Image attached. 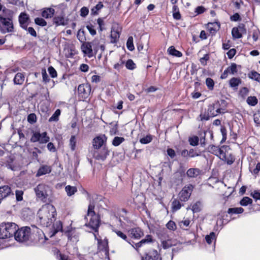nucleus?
Masks as SVG:
<instances>
[{
  "mask_svg": "<svg viewBox=\"0 0 260 260\" xmlns=\"http://www.w3.org/2000/svg\"><path fill=\"white\" fill-rule=\"evenodd\" d=\"M55 213V208L52 205L43 206L37 213L40 223L46 227L51 225L54 220Z\"/></svg>",
  "mask_w": 260,
  "mask_h": 260,
  "instance_id": "f257e3e1",
  "label": "nucleus"
},
{
  "mask_svg": "<svg viewBox=\"0 0 260 260\" xmlns=\"http://www.w3.org/2000/svg\"><path fill=\"white\" fill-rule=\"evenodd\" d=\"M94 203L90 200L87 215L84 218L87 221L85 225L90 228L95 233H98V229L100 225L101 220L99 215L94 212Z\"/></svg>",
  "mask_w": 260,
  "mask_h": 260,
  "instance_id": "f03ea898",
  "label": "nucleus"
},
{
  "mask_svg": "<svg viewBox=\"0 0 260 260\" xmlns=\"http://www.w3.org/2000/svg\"><path fill=\"white\" fill-rule=\"evenodd\" d=\"M17 228V225L14 222L2 223L0 224V239L12 237Z\"/></svg>",
  "mask_w": 260,
  "mask_h": 260,
  "instance_id": "7ed1b4c3",
  "label": "nucleus"
},
{
  "mask_svg": "<svg viewBox=\"0 0 260 260\" xmlns=\"http://www.w3.org/2000/svg\"><path fill=\"white\" fill-rule=\"evenodd\" d=\"M14 236L15 240L20 242L32 240L31 229L28 226H24L18 229L17 228Z\"/></svg>",
  "mask_w": 260,
  "mask_h": 260,
  "instance_id": "20e7f679",
  "label": "nucleus"
},
{
  "mask_svg": "<svg viewBox=\"0 0 260 260\" xmlns=\"http://www.w3.org/2000/svg\"><path fill=\"white\" fill-rule=\"evenodd\" d=\"M32 136L30 139L31 142H39V144H46L50 141V138L46 132L41 134L39 132L32 131Z\"/></svg>",
  "mask_w": 260,
  "mask_h": 260,
  "instance_id": "39448f33",
  "label": "nucleus"
},
{
  "mask_svg": "<svg viewBox=\"0 0 260 260\" xmlns=\"http://www.w3.org/2000/svg\"><path fill=\"white\" fill-rule=\"evenodd\" d=\"M48 186L44 184H40L35 188L37 197L44 202L46 201L48 194L47 190Z\"/></svg>",
  "mask_w": 260,
  "mask_h": 260,
  "instance_id": "423d86ee",
  "label": "nucleus"
},
{
  "mask_svg": "<svg viewBox=\"0 0 260 260\" xmlns=\"http://www.w3.org/2000/svg\"><path fill=\"white\" fill-rule=\"evenodd\" d=\"M193 186L191 184L185 185L178 194L179 200L182 202H186L189 199Z\"/></svg>",
  "mask_w": 260,
  "mask_h": 260,
  "instance_id": "0eeeda50",
  "label": "nucleus"
},
{
  "mask_svg": "<svg viewBox=\"0 0 260 260\" xmlns=\"http://www.w3.org/2000/svg\"><path fill=\"white\" fill-rule=\"evenodd\" d=\"M110 151L106 146H104L101 149H96L94 151L93 157L98 160L104 161L109 155Z\"/></svg>",
  "mask_w": 260,
  "mask_h": 260,
  "instance_id": "6e6552de",
  "label": "nucleus"
},
{
  "mask_svg": "<svg viewBox=\"0 0 260 260\" xmlns=\"http://www.w3.org/2000/svg\"><path fill=\"white\" fill-rule=\"evenodd\" d=\"M107 137L105 135H100L95 137L92 140V146L95 150L106 146Z\"/></svg>",
  "mask_w": 260,
  "mask_h": 260,
  "instance_id": "1a4fd4ad",
  "label": "nucleus"
},
{
  "mask_svg": "<svg viewBox=\"0 0 260 260\" xmlns=\"http://www.w3.org/2000/svg\"><path fill=\"white\" fill-rule=\"evenodd\" d=\"M91 86L89 84H82L78 86V92L82 99H85L90 94Z\"/></svg>",
  "mask_w": 260,
  "mask_h": 260,
  "instance_id": "9d476101",
  "label": "nucleus"
},
{
  "mask_svg": "<svg viewBox=\"0 0 260 260\" xmlns=\"http://www.w3.org/2000/svg\"><path fill=\"white\" fill-rule=\"evenodd\" d=\"M18 21L20 27L24 29H26L30 21V18L27 14L22 12L19 16Z\"/></svg>",
  "mask_w": 260,
  "mask_h": 260,
  "instance_id": "9b49d317",
  "label": "nucleus"
},
{
  "mask_svg": "<svg viewBox=\"0 0 260 260\" xmlns=\"http://www.w3.org/2000/svg\"><path fill=\"white\" fill-rule=\"evenodd\" d=\"M0 22L5 27V30H1L3 33L11 32L13 31L14 27L12 19L9 20L7 19L3 18L0 19Z\"/></svg>",
  "mask_w": 260,
  "mask_h": 260,
  "instance_id": "f8f14e48",
  "label": "nucleus"
},
{
  "mask_svg": "<svg viewBox=\"0 0 260 260\" xmlns=\"http://www.w3.org/2000/svg\"><path fill=\"white\" fill-rule=\"evenodd\" d=\"M11 194L13 195V193L12 192L10 187L8 185L0 186V204L3 199Z\"/></svg>",
  "mask_w": 260,
  "mask_h": 260,
  "instance_id": "ddd939ff",
  "label": "nucleus"
},
{
  "mask_svg": "<svg viewBox=\"0 0 260 260\" xmlns=\"http://www.w3.org/2000/svg\"><path fill=\"white\" fill-rule=\"evenodd\" d=\"M218 103H216L213 105H211L209 106L208 109V112L211 117H213L216 116L221 113V110L219 107Z\"/></svg>",
  "mask_w": 260,
  "mask_h": 260,
  "instance_id": "4468645a",
  "label": "nucleus"
},
{
  "mask_svg": "<svg viewBox=\"0 0 260 260\" xmlns=\"http://www.w3.org/2000/svg\"><path fill=\"white\" fill-rule=\"evenodd\" d=\"M81 48L83 53L87 54L89 57H91L93 56L91 42H85L81 46Z\"/></svg>",
  "mask_w": 260,
  "mask_h": 260,
  "instance_id": "2eb2a0df",
  "label": "nucleus"
},
{
  "mask_svg": "<svg viewBox=\"0 0 260 260\" xmlns=\"http://www.w3.org/2000/svg\"><path fill=\"white\" fill-rule=\"evenodd\" d=\"M245 30L243 25H240L238 27H235L232 29V35L234 39L242 38V32Z\"/></svg>",
  "mask_w": 260,
  "mask_h": 260,
  "instance_id": "dca6fc26",
  "label": "nucleus"
},
{
  "mask_svg": "<svg viewBox=\"0 0 260 260\" xmlns=\"http://www.w3.org/2000/svg\"><path fill=\"white\" fill-rule=\"evenodd\" d=\"M52 171V168L50 166L48 165H42L38 169L36 176L40 177L42 175L49 174Z\"/></svg>",
  "mask_w": 260,
  "mask_h": 260,
  "instance_id": "f3484780",
  "label": "nucleus"
},
{
  "mask_svg": "<svg viewBox=\"0 0 260 260\" xmlns=\"http://www.w3.org/2000/svg\"><path fill=\"white\" fill-rule=\"evenodd\" d=\"M158 258V253L156 250L150 251L146 253L142 257V260H157Z\"/></svg>",
  "mask_w": 260,
  "mask_h": 260,
  "instance_id": "a211bd4d",
  "label": "nucleus"
},
{
  "mask_svg": "<svg viewBox=\"0 0 260 260\" xmlns=\"http://www.w3.org/2000/svg\"><path fill=\"white\" fill-rule=\"evenodd\" d=\"M3 18L7 19L9 20L13 19V12L4 7L2 12L0 14V19Z\"/></svg>",
  "mask_w": 260,
  "mask_h": 260,
  "instance_id": "6ab92c4d",
  "label": "nucleus"
},
{
  "mask_svg": "<svg viewBox=\"0 0 260 260\" xmlns=\"http://www.w3.org/2000/svg\"><path fill=\"white\" fill-rule=\"evenodd\" d=\"M241 82L242 80L239 78L233 77L229 81V85L233 90H236Z\"/></svg>",
  "mask_w": 260,
  "mask_h": 260,
  "instance_id": "aec40b11",
  "label": "nucleus"
},
{
  "mask_svg": "<svg viewBox=\"0 0 260 260\" xmlns=\"http://www.w3.org/2000/svg\"><path fill=\"white\" fill-rule=\"evenodd\" d=\"M55 13V10L51 8H45L42 12V16L45 18H51Z\"/></svg>",
  "mask_w": 260,
  "mask_h": 260,
  "instance_id": "412c9836",
  "label": "nucleus"
},
{
  "mask_svg": "<svg viewBox=\"0 0 260 260\" xmlns=\"http://www.w3.org/2000/svg\"><path fill=\"white\" fill-rule=\"evenodd\" d=\"M128 232L131 237L135 239L140 238L143 234L141 230L139 228L132 229Z\"/></svg>",
  "mask_w": 260,
  "mask_h": 260,
  "instance_id": "4be33fe9",
  "label": "nucleus"
},
{
  "mask_svg": "<svg viewBox=\"0 0 260 260\" xmlns=\"http://www.w3.org/2000/svg\"><path fill=\"white\" fill-rule=\"evenodd\" d=\"M181 155L183 157H187L188 156L190 157H194L198 156L199 154L194 151L193 149H190L189 150L184 149L181 152Z\"/></svg>",
  "mask_w": 260,
  "mask_h": 260,
  "instance_id": "5701e85b",
  "label": "nucleus"
},
{
  "mask_svg": "<svg viewBox=\"0 0 260 260\" xmlns=\"http://www.w3.org/2000/svg\"><path fill=\"white\" fill-rule=\"evenodd\" d=\"M24 76L21 73H18L16 74L14 79V83L16 85H21L24 81Z\"/></svg>",
  "mask_w": 260,
  "mask_h": 260,
  "instance_id": "b1692460",
  "label": "nucleus"
},
{
  "mask_svg": "<svg viewBox=\"0 0 260 260\" xmlns=\"http://www.w3.org/2000/svg\"><path fill=\"white\" fill-rule=\"evenodd\" d=\"M201 173V170L197 168H191L187 170L186 174L189 177H197Z\"/></svg>",
  "mask_w": 260,
  "mask_h": 260,
  "instance_id": "393cba45",
  "label": "nucleus"
},
{
  "mask_svg": "<svg viewBox=\"0 0 260 260\" xmlns=\"http://www.w3.org/2000/svg\"><path fill=\"white\" fill-rule=\"evenodd\" d=\"M208 25L209 29L211 33L216 32L220 28V24L219 22L209 23Z\"/></svg>",
  "mask_w": 260,
  "mask_h": 260,
  "instance_id": "a878e982",
  "label": "nucleus"
},
{
  "mask_svg": "<svg viewBox=\"0 0 260 260\" xmlns=\"http://www.w3.org/2000/svg\"><path fill=\"white\" fill-rule=\"evenodd\" d=\"M228 148L226 146H222L219 148V151L218 154H217V156L219 157V158L222 160H226V153L225 151Z\"/></svg>",
  "mask_w": 260,
  "mask_h": 260,
  "instance_id": "bb28decb",
  "label": "nucleus"
},
{
  "mask_svg": "<svg viewBox=\"0 0 260 260\" xmlns=\"http://www.w3.org/2000/svg\"><path fill=\"white\" fill-rule=\"evenodd\" d=\"M249 78L256 81L260 84V74L258 72L252 71L249 72L248 74Z\"/></svg>",
  "mask_w": 260,
  "mask_h": 260,
  "instance_id": "cd10ccee",
  "label": "nucleus"
},
{
  "mask_svg": "<svg viewBox=\"0 0 260 260\" xmlns=\"http://www.w3.org/2000/svg\"><path fill=\"white\" fill-rule=\"evenodd\" d=\"M168 52L170 55L178 57L182 56V53L177 50L174 46L170 47L168 49Z\"/></svg>",
  "mask_w": 260,
  "mask_h": 260,
  "instance_id": "c85d7f7f",
  "label": "nucleus"
},
{
  "mask_svg": "<svg viewBox=\"0 0 260 260\" xmlns=\"http://www.w3.org/2000/svg\"><path fill=\"white\" fill-rule=\"evenodd\" d=\"M152 241V236L151 235H147L145 239H142L141 241L135 244L136 248L140 247L143 244L150 243Z\"/></svg>",
  "mask_w": 260,
  "mask_h": 260,
  "instance_id": "c756f323",
  "label": "nucleus"
},
{
  "mask_svg": "<svg viewBox=\"0 0 260 260\" xmlns=\"http://www.w3.org/2000/svg\"><path fill=\"white\" fill-rule=\"evenodd\" d=\"M65 190L67 193V195L69 197H71L77 191V188L76 186L67 185L65 187Z\"/></svg>",
  "mask_w": 260,
  "mask_h": 260,
  "instance_id": "7c9ffc66",
  "label": "nucleus"
},
{
  "mask_svg": "<svg viewBox=\"0 0 260 260\" xmlns=\"http://www.w3.org/2000/svg\"><path fill=\"white\" fill-rule=\"evenodd\" d=\"M53 22L56 26L66 25L64 18L63 16H55L53 18Z\"/></svg>",
  "mask_w": 260,
  "mask_h": 260,
  "instance_id": "2f4dec72",
  "label": "nucleus"
},
{
  "mask_svg": "<svg viewBox=\"0 0 260 260\" xmlns=\"http://www.w3.org/2000/svg\"><path fill=\"white\" fill-rule=\"evenodd\" d=\"M243 212L244 209L242 207L230 208L228 210V213L231 215L240 214Z\"/></svg>",
  "mask_w": 260,
  "mask_h": 260,
  "instance_id": "473e14b6",
  "label": "nucleus"
},
{
  "mask_svg": "<svg viewBox=\"0 0 260 260\" xmlns=\"http://www.w3.org/2000/svg\"><path fill=\"white\" fill-rule=\"evenodd\" d=\"M104 7L103 4L101 2L99 3L91 10V14L92 15H96L98 14V11L100 10Z\"/></svg>",
  "mask_w": 260,
  "mask_h": 260,
  "instance_id": "72a5a7b5",
  "label": "nucleus"
},
{
  "mask_svg": "<svg viewBox=\"0 0 260 260\" xmlns=\"http://www.w3.org/2000/svg\"><path fill=\"white\" fill-rule=\"evenodd\" d=\"M173 17L176 20H180L181 19V14H180L178 7L174 5L172 9Z\"/></svg>",
  "mask_w": 260,
  "mask_h": 260,
  "instance_id": "f704fd0d",
  "label": "nucleus"
},
{
  "mask_svg": "<svg viewBox=\"0 0 260 260\" xmlns=\"http://www.w3.org/2000/svg\"><path fill=\"white\" fill-rule=\"evenodd\" d=\"M61 111L59 109H57L51 117L49 119V122L57 121L59 120V116H60Z\"/></svg>",
  "mask_w": 260,
  "mask_h": 260,
  "instance_id": "c9c22d12",
  "label": "nucleus"
},
{
  "mask_svg": "<svg viewBox=\"0 0 260 260\" xmlns=\"http://www.w3.org/2000/svg\"><path fill=\"white\" fill-rule=\"evenodd\" d=\"M113 231L116 234V235L119 237L121 238V239H122L124 241H126L127 242H128L129 244H130L131 245H132L133 246V245H132L131 242L128 240V239L127 238V237L126 236V235L125 234H124L121 231H118V230H115Z\"/></svg>",
  "mask_w": 260,
  "mask_h": 260,
  "instance_id": "e433bc0d",
  "label": "nucleus"
},
{
  "mask_svg": "<svg viewBox=\"0 0 260 260\" xmlns=\"http://www.w3.org/2000/svg\"><path fill=\"white\" fill-rule=\"evenodd\" d=\"M219 148L218 146L211 145L208 146V150L211 153L217 156V154L219 153Z\"/></svg>",
  "mask_w": 260,
  "mask_h": 260,
  "instance_id": "4c0bfd02",
  "label": "nucleus"
},
{
  "mask_svg": "<svg viewBox=\"0 0 260 260\" xmlns=\"http://www.w3.org/2000/svg\"><path fill=\"white\" fill-rule=\"evenodd\" d=\"M237 66L235 63H232L231 65L228 67L226 70L228 71V73L231 75H235L237 73Z\"/></svg>",
  "mask_w": 260,
  "mask_h": 260,
  "instance_id": "58836bf2",
  "label": "nucleus"
},
{
  "mask_svg": "<svg viewBox=\"0 0 260 260\" xmlns=\"http://www.w3.org/2000/svg\"><path fill=\"white\" fill-rule=\"evenodd\" d=\"M202 204L200 201H198L193 204L191 207V209L193 213H197L201 211Z\"/></svg>",
  "mask_w": 260,
  "mask_h": 260,
  "instance_id": "ea45409f",
  "label": "nucleus"
},
{
  "mask_svg": "<svg viewBox=\"0 0 260 260\" xmlns=\"http://www.w3.org/2000/svg\"><path fill=\"white\" fill-rule=\"evenodd\" d=\"M183 206L177 199H175L172 203V208L173 211H176L180 209Z\"/></svg>",
  "mask_w": 260,
  "mask_h": 260,
  "instance_id": "a19ab883",
  "label": "nucleus"
},
{
  "mask_svg": "<svg viewBox=\"0 0 260 260\" xmlns=\"http://www.w3.org/2000/svg\"><path fill=\"white\" fill-rule=\"evenodd\" d=\"M246 102L249 105L254 106L257 104L258 101L256 96H250L247 99Z\"/></svg>",
  "mask_w": 260,
  "mask_h": 260,
  "instance_id": "79ce46f5",
  "label": "nucleus"
},
{
  "mask_svg": "<svg viewBox=\"0 0 260 260\" xmlns=\"http://www.w3.org/2000/svg\"><path fill=\"white\" fill-rule=\"evenodd\" d=\"M111 42L114 43L117 42L119 38V33L117 31L112 30L111 34Z\"/></svg>",
  "mask_w": 260,
  "mask_h": 260,
  "instance_id": "37998d69",
  "label": "nucleus"
},
{
  "mask_svg": "<svg viewBox=\"0 0 260 260\" xmlns=\"http://www.w3.org/2000/svg\"><path fill=\"white\" fill-rule=\"evenodd\" d=\"M252 203V200L249 197H245L240 202V204L243 206H246Z\"/></svg>",
  "mask_w": 260,
  "mask_h": 260,
  "instance_id": "c03bdc74",
  "label": "nucleus"
},
{
  "mask_svg": "<svg viewBox=\"0 0 260 260\" xmlns=\"http://www.w3.org/2000/svg\"><path fill=\"white\" fill-rule=\"evenodd\" d=\"M53 228L54 230V234L59 232L62 231V224L60 221H57L54 224Z\"/></svg>",
  "mask_w": 260,
  "mask_h": 260,
  "instance_id": "a18cd8bd",
  "label": "nucleus"
},
{
  "mask_svg": "<svg viewBox=\"0 0 260 260\" xmlns=\"http://www.w3.org/2000/svg\"><path fill=\"white\" fill-rule=\"evenodd\" d=\"M124 141L123 137H115L112 141V145L114 146H118Z\"/></svg>",
  "mask_w": 260,
  "mask_h": 260,
  "instance_id": "49530a36",
  "label": "nucleus"
},
{
  "mask_svg": "<svg viewBox=\"0 0 260 260\" xmlns=\"http://www.w3.org/2000/svg\"><path fill=\"white\" fill-rule=\"evenodd\" d=\"M125 67L126 69L133 70L136 68V64L134 62L132 59H128L125 63Z\"/></svg>",
  "mask_w": 260,
  "mask_h": 260,
  "instance_id": "de8ad7c7",
  "label": "nucleus"
},
{
  "mask_svg": "<svg viewBox=\"0 0 260 260\" xmlns=\"http://www.w3.org/2000/svg\"><path fill=\"white\" fill-rule=\"evenodd\" d=\"M216 234L214 232H211L209 235H207L205 237L206 242L208 244H211L213 240L216 239Z\"/></svg>",
  "mask_w": 260,
  "mask_h": 260,
  "instance_id": "09e8293b",
  "label": "nucleus"
},
{
  "mask_svg": "<svg viewBox=\"0 0 260 260\" xmlns=\"http://www.w3.org/2000/svg\"><path fill=\"white\" fill-rule=\"evenodd\" d=\"M126 46L127 49L130 51H133L134 49V46L133 44V38L132 37H129L126 42Z\"/></svg>",
  "mask_w": 260,
  "mask_h": 260,
  "instance_id": "8fccbe9b",
  "label": "nucleus"
},
{
  "mask_svg": "<svg viewBox=\"0 0 260 260\" xmlns=\"http://www.w3.org/2000/svg\"><path fill=\"white\" fill-rule=\"evenodd\" d=\"M35 23L41 26H45L47 25L46 21L42 18L37 17L35 19Z\"/></svg>",
  "mask_w": 260,
  "mask_h": 260,
  "instance_id": "3c124183",
  "label": "nucleus"
},
{
  "mask_svg": "<svg viewBox=\"0 0 260 260\" xmlns=\"http://www.w3.org/2000/svg\"><path fill=\"white\" fill-rule=\"evenodd\" d=\"M152 140V138L151 135H147L146 137L140 139V142L142 144H146L151 142Z\"/></svg>",
  "mask_w": 260,
  "mask_h": 260,
  "instance_id": "603ef678",
  "label": "nucleus"
},
{
  "mask_svg": "<svg viewBox=\"0 0 260 260\" xmlns=\"http://www.w3.org/2000/svg\"><path fill=\"white\" fill-rule=\"evenodd\" d=\"M189 142L190 145L195 146L198 145L199 138L197 136H193L189 138Z\"/></svg>",
  "mask_w": 260,
  "mask_h": 260,
  "instance_id": "864d4df0",
  "label": "nucleus"
},
{
  "mask_svg": "<svg viewBox=\"0 0 260 260\" xmlns=\"http://www.w3.org/2000/svg\"><path fill=\"white\" fill-rule=\"evenodd\" d=\"M190 221L188 219H184L179 222V226L183 229H185V227L189 226Z\"/></svg>",
  "mask_w": 260,
  "mask_h": 260,
  "instance_id": "5fc2aeb1",
  "label": "nucleus"
},
{
  "mask_svg": "<svg viewBox=\"0 0 260 260\" xmlns=\"http://www.w3.org/2000/svg\"><path fill=\"white\" fill-rule=\"evenodd\" d=\"M206 84L209 89L212 90L214 86V82L211 78H207L206 80Z\"/></svg>",
  "mask_w": 260,
  "mask_h": 260,
  "instance_id": "6e6d98bb",
  "label": "nucleus"
},
{
  "mask_svg": "<svg viewBox=\"0 0 260 260\" xmlns=\"http://www.w3.org/2000/svg\"><path fill=\"white\" fill-rule=\"evenodd\" d=\"M76 145V140L75 136H72L70 140V146L71 150L74 151L75 149Z\"/></svg>",
  "mask_w": 260,
  "mask_h": 260,
  "instance_id": "4d7b16f0",
  "label": "nucleus"
},
{
  "mask_svg": "<svg viewBox=\"0 0 260 260\" xmlns=\"http://www.w3.org/2000/svg\"><path fill=\"white\" fill-rule=\"evenodd\" d=\"M27 121L29 123L33 124L37 121V116L35 114L31 113L27 116Z\"/></svg>",
  "mask_w": 260,
  "mask_h": 260,
  "instance_id": "13d9d810",
  "label": "nucleus"
},
{
  "mask_svg": "<svg viewBox=\"0 0 260 260\" xmlns=\"http://www.w3.org/2000/svg\"><path fill=\"white\" fill-rule=\"evenodd\" d=\"M220 132L222 136V138L220 143H223L226 140V129L225 127L224 126H221L220 128Z\"/></svg>",
  "mask_w": 260,
  "mask_h": 260,
  "instance_id": "bf43d9fd",
  "label": "nucleus"
},
{
  "mask_svg": "<svg viewBox=\"0 0 260 260\" xmlns=\"http://www.w3.org/2000/svg\"><path fill=\"white\" fill-rule=\"evenodd\" d=\"M124 64V61L120 58L119 61L114 65V68L119 71L123 68Z\"/></svg>",
  "mask_w": 260,
  "mask_h": 260,
  "instance_id": "052dcab7",
  "label": "nucleus"
},
{
  "mask_svg": "<svg viewBox=\"0 0 260 260\" xmlns=\"http://www.w3.org/2000/svg\"><path fill=\"white\" fill-rule=\"evenodd\" d=\"M48 71L52 78H55L57 77V72L54 68L52 66H50L48 68Z\"/></svg>",
  "mask_w": 260,
  "mask_h": 260,
  "instance_id": "680f3d73",
  "label": "nucleus"
},
{
  "mask_svg": "<svg viewBox=\"0 0 260 260\" xmlns=\"http://www.w3.org/2000/svg\"><path fill=\"white\" fill-rule=\"evenodd\" d=\"M166 226L169 230L171 231H174L176 229L175 223L172 220L169 221L167 223Z\"/></svg>",
  "mask_w": 260,
  "mask_h": 260,
  "instance_id": "e2e57ef3",
  "label": "nucleus"
},
{
  "mask_svg": "<svg viewBox=\"0 0 260 260\" xmlns=\"http://www.w3.org/2000/svg\"><path fill=\"white\" fill-rule=\"evenodd\" d=\"M200 116L201 118V120L202 121L208 120L209 119L210 117H212L208 111L207 113L206 112L201 113Z\"/></svg>",
  "mask_w": 260,
  "mask_h": 260,
  "instance_id": "0e129e2a",
  "label": "nucleus"
},
{
  "mask_svg": "<svg viewBox=\"0 0 260 260\" xmlns=\"http://www.w3.org/2000/svg\"><path fill=\"white\" fill-rule=\"evenodd\" d=\"M89 13L88 9L86 7H82L80 10V16L83 17H85Z\"/></svg>",
  "mask_w": 260,
  "mask_h": 260,
  "instance_id": "69168bd1",
  "label": "nucleus"
},
{
  "mask_svg": "<svg viewBox=\"0 0 260 260\" xmlns=\"http://www.w3.org/2000/svg\"><path fill=\"white\" fill-rule=\"evenodd\" d=\"M250 196L255 200H260V192L257 190H254L251 192Z\"/></svg>",
  "mask_w": 260,
  "mask_h": 260,
  "instance_id": "338daca9",
  "label": "nucleus"
},
{
  "mask_svg": "<svg viewBox=\"0 0 260 260\" xmlns=\"http://www.w3.org/2000/svg\"><path fill=\"white\" fill-rule=\"evenodd\" d=\"M254 122L257 124H260V111L255 113L253 115Z\"/></svg>",
  "mask_w": 260,
  "mask_h": 260,
  "instance_id": "774afa93",
  "label": "nucleus"
}]
</instances>
